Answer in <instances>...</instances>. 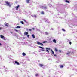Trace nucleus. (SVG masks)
Segmentation results:
<instances>
[{
  "mask_svg": "<svg viewBox=\"0 0 77 77\" xmlns=\"http://www.w3.org/2000/svg\"><path fill=\"white\" fill-rule=\"evenodd\" d=\"M26 2L27 3H29L30 2V0H26Z\"/></svg>",
  "mask_w": 77,
  "mask_h": 77,
  "instance_id": "obj_10",
  "label": "nucleus"
},
{
  "mask_svg": "<svg viewBox=\"0 0 77 77\" xmlns=\"http://www.w3.org/2000/svg\"><path fill=\"white\" fill-rule=\"evenodd\" d=\"M15 63L17 65H19V64H20L19 63H18L17 61H15Z\"/></svg>",
  "mask_w": 77,
  "mask_h": 77,
  "instance_id": "obj_12",
  "label": "nucleus"
},
{
  "mask_svg": "<svg viewBox=\"0 0 77 77\" xmlns=\"http://www.w3.org/2000/svg\"><path fill=\"white\" fill-rule=\"evenodd\" d=\"M51 30H53V29H51Z\"/></svg>",
  "mask_w": 77,
  "mask_h": 77,
  "instance_id": "obj_46",
  "label": "nucleus"
},
{
  "mask_svg": "<svg viewBox=\"0 0 77 77\" xmlns=\"http://www.w3.org/2000/svg\"><path fill=\"white\" fill-rule=\"evenodd\" d=\"M54 56H56V54H54Z\"/></svg>",
  "mask_w": 77,
  "mask_h": 77,
  "instance_id": "obj_42",
  "label": "nucleus"
},
{
  "mask_svg": "<svg viewBox=\"0 0 77 77\" xmlns=\"http://www.w3.org/2000/svg\"><path fill=\"white\" fill-rule=\"evenodd\" d=\"M52 39H53V38H51Z\"/></svg>",
  "mask_w": 77,
  "mask_h": 77,
  "instance_id": "obj_44",
  "label": "nucleus"
},
{
  "mask_svg": "<svg viewBox=\"0 0 77 77\" xmlns=\"http://www.w3.org/2000/svg\"><path fill=\"white\" fill-rule=\"evenodd\" d=\"M22 20H23V21H24L25 22H26V20H25V19H23Z\"/></svg>",
  "mask_w": 77,
  "mask_h": 77,
  "instance_id": "obj_31",
  "label": "nucleus"
},
{
  "mask_svg": "<svg viewBox=\"0 0 77 77\" xmlns=\"http://www.w3.org/2000/svg\"><path fill=\"white\" fill-rule=\"evenodd\" d=\"M51 51H52V54H54V52L52 50V49H51Z\"/></svg>",
  "mask_w": 77,
  "mask_h": 77,
  "instance_id": "obj_24",
  "label": "nucleus"
},
{
  "mask_svg": "<svg viewBox=\"0 0 77 77\" xmlns=\"http://www.w3.org/2000/svg\"><path fill=\"white\" fill-rule=\"evenodd\" d=\"M53 41L54 42V43H56V39H54Z\"/></svg>",
  "mask_w": 77,
  "mask_h": 77,
  "instance_id": "obj_14",
  "label": "nucleus"
},
{
  "mask_svg": "<svg viewBox=\"0 0 77 77\" xmlns=\"http://www.w3.org/2000/svg\"><path fill=\"white\" fill-rule=\"evenodd\" d=\"M29 31H32V29H29Z\"/></svg>",
  "mask_w": 77,
  "mask_h": 77,
  "instance_id": "obj_40",
  "label": "nucleus"
},
{
  "mask_svg": "<svg viewBox=\"0 0 77 77\" xmlns=\"http://www.w3.org/2000/svg\"><path fill=\"white\" fill-rule=\"evenodd\" d=\"M72 53H73V52H68L66 54L68 56H70V54H71Z\"/></svg>",
  "mask_w": 77,
  "mask_h": 77,
  "instance_id": "obj_1",
  "label": "nucleus"
},
{
  "mask_svg": "<svg viewBox=\"0 0 77 77\" xmlns=\"http://www.w3.org/2000/svg\"><path fill=\"white\" fill-rule=\"evenodd\" d=\"M71 41L70 40H67V42H71Z\"/></svg>",
  "mask_w": 77,
  "mask_h": 77,
  "instance_id": "obj_23",
  "label": "nucleus"
},
{
  "mask_svg": "<svg viewBox=\"0 0 77 77\" xmlns=\"http://www.w3.org/2000/svg\"><path fill=\"white\" fill-rule=\"evenodd\" d=\"M21 28V26H17V27H16V28L17 29H20V28Z\"/></svg>",
  "mask_w": 77,
  "mask_h": 77,
  "instance_id": "obj_19",
  "label": "nucleus"
},
{
  "mask_svg": "<svg viewBox=\"0 0 77 77\" xmlns=\"http://www.w3.org/2000/svg\"><path fill=\"white\" fill-rule=\"evenodd\" d=\"M46 51H47V52H48V53H50V51H48V50L46 49Z\"/></svg>",
  "mask_w": 77,
  "mask_h": 77,
  "instance_id": "obj_29",
  "label": "nucleus"
},
{
  "mask_svg": "<svg viewBox=\"0 0 77 77\" xmlns=\"http://www.w3.org/2000/svg\"><path fill=\"white\" fill-rule=\"evenodd\" d=\"M59 52H60V53H61V52H62V51L61 50H59Z\"/></svg>",
  "mask_w": 77,
  "mask_h": 77,
  "instance_id": "obj_36",
  "label": "nucleus"
},
{
  "mask_svg": "<svg viewBox=\"0 0 77 77\" xmlns=\"http://www.w3.org/2000/svg\"><path fill=\"white\" fill-rule=\"evenodd\" d=\"M41 14H42V15H44V12L43 11H42V12H41Z\"/></svg>",
  "mask_w": 77,
  "mask_h": 77,
  "instance_id": "obj_22",
  "label": "nucleus"
},
{
  "mask_svg": "<svg viewBox=\"0 0 77 77\" xmlns=\"http://www.w3.org/2000/svg\"><path fill=\"white\" fill-rule=\"evenodd\" d=\"M55 50L56 51H57V50L56 49H55Z\"/></svg>",
  "mask_w": 77,
  "mask_h": 77,
  "instance_id": "obj_37",
  "label": "nucleus"
},
{
  "mask_svg": "<svg viewBox=\"0 0 77 77\" xmlns=\"http://www.w3.org/2000/svg\"><path fill=\"white\" fill-rule=\"evenodd\" d=\"M62 30L63 32H65V29H62Z\"/></svg>",
  "mask_w": 77,
  "mask_h": 77,
  "instance_id": "obj_26",
  "label": "nucleus"
},
{
  "mask_svg": "<svg viewBox=\"0 0 77 77\" xmlns=\"http://www.w3.org/2000/svg\"><path fill=\"white\" fill-rule=\"evenodd\" d=\"M27 36L28 38H29V36H30V35H28Z\"/></svg>",
  "mask_w": 77,
  "mask_h": 77,
  "instance_id": "obj_35",
  "label": "nucleus"
},
{
  "mask_svg": "<svg viewBox=\"0 0 77 77\" xmlns=\"http://www.w3.org/2000/svg\"><path fill=\"white\" fill-rule=\"evenodd\" d=\"M65 2L66 3H70V2H69V1L67 0L65 1Z\"/></svg>",
  "mask_w": 77,
  "mask_h": 77,
  "instance_id": "obj_11",
  "label": "nucleus"
},
{
  "mask_svg": "<svg viewBox=\"0 0 77 77\" xmlns=\"http://www.w3.org/2000/svg\"><path fill=\"white\" fill-rule=\"evenodd\" d=\"M13 36H17V35L15 34L14 35H13Z\"/></svg>",
  "mask_w": 77,
  "mask_h": 77,
  "instance_id": "obj_33",
  "label": "nucleus"
},
{
  "mask_svg": "<svg viewBox=\"0 0 77 77\" xmlns=\"http://www.w3.org/2000/svg\"><path fill=\"white\" fill-rule=\"evenodd\" d=\"M47 42V41H44L43 42V43H45V42Z\"/></svg>",
  "mask_w": 77,
  "mask_h": 77,
  "instance_id": "obj_34",
  "label": "nucleus"
},
{
  "mask_svg": "<svg viewBox=\"0 0 77 77\" xmlns=\"http://www.w3.org/2000/svg\"><path fill=\"white\" fill-rule=\"evenodd\" d=\"M34 17L35 18H37L36 16V15H34Z\"/></svg>",
  "mask_w": 77,
  "mask_h": 77,
  "instance_id": "obj_30",
  "label": "nucleus"
},
{
  "mask_svg": "<svg viewBox=\"0 0 77 77\" xmlns=\"http://www.w3.org/2000/svg\"><path fill=\"white\" fill-rule=\"evenodd\" d=\"M0 36L1 38V39H4V38H5V36H3L2 35H0Z\"/></svg>",
  "mask_w": 77,
  "mask_h": 77,
  "instance_id": "obj_6",
  "label": "nucleus"
},
{
  "mask_svg": "<svg viewBox=\"0 0 77 77\" xmlns=\"http://www.w3.org/2000/svg\"><path fill=\"white\" fill-rule=\"evenodd\" d=\"M29 34V33L28 32H24V35H28Z\"/></svg>",
  "mask_w": 77,
  "mask_h": 77,
  "instance_id": "obj_9",
  "label": "nucleus"
},
{
  "mask_svg": "<svg viewBox=\"0 0 77 77\" xmlns=\"http://www.w3.org/2000/svg\"><path fill=\"white\" fill-rule=\"evenodd\" d=\"M44 20H45V21H46L48 20V19H45Z\"/></svg>",
  "mask_w": 77,
  "mask_h": 77,
  "instance_id": "obj_28",
  "label": "nucleus"
},
{
  "mask_svg": "<svg viewBox=\"0 0 77 77\" xmlns=\"http://www.w3.org/2000/svg\"><path fill=\"white\" fill-rule=\"evenodd\" d=\"M46 49H47V50H50V48H46Z\"/></svg>",
  "mask_w": 77,
  "mask_h": 77,
  "instance_id": "obj_17",
  "label": "nucleus"
},
{
  "mask_svg": "<svg viewBox=\"0 0 77 77\" xmlns=\"http://www.w3.org/2000/svg\"><path fill=\"white\" fill-rule=\"evenodd\" d=\"M32 29H33V30H35V28H32Z\"/></svg>",
  "mask_w": 77,
  "mask_h": 77,
  "instance_id": "obj_45",
  "label": "nucleus"
},
{
  "mask_svg": "<svg viewBox=\"0 0 77 77\" xmlns=\"http://www.w3.org/2000/svg\"><path fill=\"white\" fill-rule=\"evenodd\" d=\"M15 30L16 32H18V31L17 30L15 29Z\"/></svg>",
  "mask_w": 77,
  "mask_h": 77,
  "instance_id": "obj_38",
  "label": "nucleus"
},
{
  "mask_svg": "<svg viewBox=\"0 0 77 77\" xmlns=\"http://www.w3.org/2000/svg\"><path fill=\"white\" fill-rule=\"evenodd\" d=\"M64 66L63 65H61L60 66V68H63Z\"/></svg>",
  "mask_w": 77,
  "mask_h": 77,
  "instance_id": "obj_27",
  "label": "nucleus"
},
{
  "mask_svg": "<svg viewBox=\"0 0 77 77\" xmlns=\"http://www.w3.org/2000/svg\"><path fill=\"white\" fill-rule=\"evenodd\" d=\"M2 45V44L0 43V46H1Z\"/></svg>",
  "mask_w": 77,
  "mask_h": 77,
  "instance_id": "obj_41",
  "label": "nucleus"
},
{
  "mask_svg": "<svg viewBox=\"0 0 77 77\" xmlns=\"http://www.w3.org/2000/svg\"><path fill=\"white\" fill-rule=\"evenodd\" d=\"M40 75L39 74H37L35 75V76H39Z\"/></svg>",
  "mask_w": 77,
  "mask_h": 77,
  "instance_id": "obj_18",
  "label": "nucleus"
},
{
  "mask_svg": "<svg viewBox=\"0 0 77 77\" xmlns=\"http://www.w3.org/2000/svg\"><path fill=\"white\" fill-rule=\"evenodd\" d=\"M44 35H48V33L47 32H45L44 33Z\"/></svg>",
  "mask_w": 77,
  "mask_h": 77,
  "instance_id": "obj_13",
  "label": "nucleus"
},
{
  "mask_svg": "<svg viewBox=\"0 0 77 77\" xmlns=\"http://www.w3.org/2000/svg\"><path fill=\"white\" fill-rule=\"evenodd\" d=\"M22 55L23 56H26V54L25 53L23 52L22 53Z\"/></svg>",
  "mask_w": 77,
  "mask_h": 77,
  "instance_id": "obj_15",
  "label": "nucleus"
},
{
  "mask_svg": "<svg viewBox=\"0 0 77 77\" xmlns=\"http://www.w3.org/2000/svg\"><path fill=\"white\" fill-rule=\"evenodd\" d=\"M48 40H49V41H51V38H50L48 39Z\"/></svg>",
  "mask_w": 77,
  "mask_h": 77,
  "instance_id": "obj_39",
  "label": "nucleus"
},
{
  "mask_svg": "<svg viewBox=\"0 0 77 77\" xmlns=\"http://www.w3.org/2000/svg\"><path fill=\"white\" fill-rule=\"evenodd\" d=\"M39 65L40 67H42V66H44V65L42 64H40Z\"/></svg>",
  "mask_w": 77,
  "mask_h": 77,
  "instance_id": "obj_16",
  "label": "nucleus"
},
{
  "mask_svg": "<svg viewBox=\"0 0 77 77\" xmlns=\"http://www.w3.org/2000/svg\"><path fill=\"white\" fill-rule=\"evenodd\" d=\"M41 8L42 9H45H45H47V7L42 6Z\"/></svg>",
  "mask_w": 77,
  "mask_h": 77,
  "instance_id": "obj_4",
  "label": "nucleus"
},
{
  "mask_svg": "<svg viewBox=\"0 0 77 77\" xmlns=\"http://www.w3.org/2000/svg\"><path fill=\"white\" fill-rule=\"evenodd\" d=\"M39 48H42V49L41 50L42 51H44V48L43 47L41 46H39Z\"/></svg>",
  "mask_w": 77,
  "mask_h": 77,
  "instance_id": "obj_5",
  "label": "nucleus"
},
{
  "mask_svg": "<svg viewBox=\"0 0 77 77\" xmlns=\"http://www.w3.org/2000/svg\"><path fill=\"white\" fill-rule=\"evenodd\" d=\"M5 3L6 5H7V6H9V7H11V5L10 4V3H9V2H8V1H6L5 2Z\"/></svg>",
  "mask_w": 77,
  "mask_h": 77,
  "instance_id": "obj_2",
  "label": "nucleus"
},
{
  "mask_svg": "<svg viewBox=\"0 0 77 77\" xmlns=\"http://www.w3.org/2000/svg\"><path fill=\"white\" fill-rule=\"evenodd\" d=\"M19 7H20L19 5H18L16 7V10H18V8H19Z\"/></svg>",
  "mask_w": 77,
  "mask_h": 77,
  "instance_id": "obj_8",
  "label": "nucleus"
},
{
  "mask_svg": "<svg viewBox=\"0 0 77 77\" xmlns=\"http://www.w3.org/2000/svg\"><path fill=\"white\" fill-rule=\"evenodd\" d=\"M57 62L58 63V62H59V61H57Z\"/></svg>",
  "mask_w": 77,
  "mask_h": 77,
  "instance_id": "obj_43",
  "label": "nucleus"
},
{
  "mask_svg": "<svg viewBox=\"0 0 77 77\" xmlns=\"http://www.w3.org/2000/svg\"><path fill=\"white\" fill-rule=\"evenodd\" d=\"M69 44L70 45H71V44H72V42H71V41L69 43Z\"/></svg>",
  "mask_w": 77,
  "mask_h": 77,
  "instance_id": "obj_32",
  "label": "nucleus"
},
{
  "mask_svg": "<svg viewBox=\"0 0 77 77\" xmlns=\"http://www.w3.org/2000/svg\"><path fill=\"white\" fill-rule=\"evenodd\" d=\"M37 44H38V45H41V46H43L44 45L42 44L41 43H40L39 42H37Z\"/></svg>",
  "mask_w": 77,
  "mask_h": 77,
  "instance_id": "obj_3",
  "label": "nucleus"
},
{
  "mask_svg": "<svg viewBox=\"0 0 77 77\" xmlns=\"http://www.w3.org/2000/svg\"><path fill=\"white\" fill-rule=\"evenodd\" d=\"M2 57H1V59H2Z\"/></svg>",
  "mask_w": 77,
  "mask_h": 77,
  "instance_id": "obj_49",
  "label": "nucleus"
},
{
  "mask_svg": "<svg viewBox=\"0 0 77 77\" xmlns=\"http://www.w3.org/2000/svg\"><path fill=\"white\" fill-rule=\"evenodd\" d=\"M21 23V24H24V22L22 21H21L20 22Z\"/></svg>",
  "mask_w": 77,
  "mask_h": 77,
  "instance_id": "obj_25",
  "label": "nucleus"
},
{
  "mask_svg": "<svg viewBox=\"0 0 77 77\" xmlns=\"http://www.w3.org/2000/svg\"><path fill=\"white\" fill-rule=\"evenodd\" d=\"M4 40H6V39H5V38H4Z\"/></svg>",
  "mask_w": 77,
  "mask_h": 77,
  "instance_id": "obj_47",
  "label": "nucleus"
},
{
  "mask_svg": "<svg viewBox=\"0 0 77 77\" xmlns=\"http://www.w3.org/2000/svg\"><path fill=\"white\" fill-rule=\"evenodd\" d=\"M5 26H6V27H8V23H5Z\"/></svg>",
  "mask_w": 77,
  "mask_h": 77,
  "instance_id": "obj_7",
  "label": "nucleus"
},
{
  "mask_svg": "<svg viewBox=\"0 0 77 77\" xmlns=\"http://www.w3.org/2000/svg\"><path fill=\"white\" fill-rule=\"evenodd\" d=\"M49 6H50V7H51V6H52V5H51V4H49Z\"/></svg>",
  "mask_w": 77,
  "mask_h": 77,
  "instance_id": "obj_21",
  "label": "nucleus"
},
{
  "mask_svg": "<svg viewBox=\"0 0 77 77\" xmlns=\"http://www.w3.org/2000/svg\"><path fill=\"white\" fill-rule=\"evenodd\" d=\"M11 33L12 34V32H11Z\"/></svg>",
  "mask_w": 77,
  "mask_h": 77,
  "instance_id": "obj_48",
  "label": "nucleus"
},
{
  "mask_svg": "<svg viewBox=\"0 0 77 77\" xmlns=\"http://www.w3.org/2000/svg\"><path fill=\"white\" fill-rule=\"evenodd\" d=\"M32 37H33V38H35V35H34V34H33L32 35Z\"/></svg>",
  "mask_w": 77,
  "mask_h": 77,
  "instance_id": "obj_20",
  "label": "nucleus"
}]
</instances>
